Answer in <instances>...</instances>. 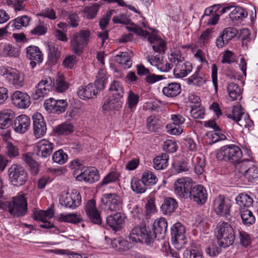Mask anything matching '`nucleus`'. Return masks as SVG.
I'll return each instance as SVG.
<instances>
[{
    "instance_id": "1",
    "label": "nucleus",
    "mask_w": 258,
    "mask_h": 258,
    "mask_svg": "<svg viewBox=\"0 0 258 258\" xmlns=\"http://www.w3.org/2000/svg\"><path fill=\"white\" fill-rule=\"evenodd\" d=\"M242 156V152L240 147L234 144L222 146L217 153L218 159L235 164L237 168L243 162Z\"/></svg>"
},
{
    "instance_id": "2",
    "label": "nucleus",
    "mask_w": 258,
    "mask_h": 258,
    "mask_svg": "<svg viewBox=\"0 0 258 258\" xmlns=\"http://www.w3.org/2000/svg\"><path fill=\"white\" fill-rule=\"evenodd\" d=\"M215 233L219 245L227 247L232 245L235 240L234 230L229 223L220 222L215 229Z\"/></svg>"
},
{
    "instance_id": "3",
    "label": "nucleus",
    "mask_w": 258,
    "mask_h": 258,
    "mask_svg": "<svg viewBox=\"0 0 258 258\" xmlns=\"http://www.w3.org/2000/svg\"><path fill=\"white\" fill-rule=\"evenodd\" d=\"M156 238V235L144 223L135 227L128 236L129 240L133 242H140L148 245L153 243Z\"/></svg>"
},
{
    "instance_id": "4",
    "label": "nucleus",
    "mask_w": 258,
    "mask_h": 258,
    "mask_svg": "<svg viewBox=\"0 0 258 258\" xmlns=\"http://www.w3.org/2000/svg\"><path fill=\"white\" fill-rule=\"evenodd\" d=\"M91 34L89 30H82L73 34L70 37V48L73 52L81 53L89 43Z\"/></svg>"
},
{
    "instance_id": "5",
    "label": "nucleus",
    "mask_w": 258,
    "mask_h": 258,
    "mask_svg": "<svg viewBox=\"0 0 258 258\" xmlns=\"http://www.w3.org/2000/svg\"><path fill=\"white\" fill-rule=\"evenodd\" d=\"M0 74L4 77L6 83L16 88H20L24 85V75L16 69L1 66Z\"/></svg>"
},
{
    "instance_id": "6",
    "label": "nucleus",
    "mask_w": 258,
    "mask_h": 258,
    "mask_svg": "<svg viewBox=\"0 0 258 258\" xmlns=\"http://www.w3.org/2000/svg\"><path fill=\"white\" fill-rule=\"evenodd\" d=\"M100 202L101 206L106 211H116L122 208V199L114 193L103 194Z\"/></svg>"
},
{
    "instance_id": "7",
    "label": "nucleus",
    "mask_w": 258,
    "mask_h": 258,
    "mask_svg": "<svg viewBox=\"0 0 258 258\" xmlns=\"http://www.w3.org/2000/svg\"><path fill=\"white\" fill-rule=\"evenodd\" d=\"M8 173L10 180L14 185H22L28 179L27 171L22 166L18 164H12L9 169Z\"/></svg>"
},
{
    "instance_id": "8",
    "label": "nucleus",
    "mask_w": 258,
    "mask_h": 258,
    "mask_svg": "<svg viewBox=\"0 0 258 258\" xmlns=\"http://www.w3.org/2000/svg\"><path fill=\"white\" fill-rule=\"evenodd\" d=\"M185 233V227L179 222L175 223L171 227V240L176 248L181 249L186 244Z\"/></svg>"
},
{
    "instance_id": "9",
    "label": "nucleus",
    "mask_w": 258,
    "mask_h": 258,
    "mask_svg": "<svg viewBox=\"0 0 258 258\" xmlns=\"http://www.w3.org/2000/svg\"><path fill=\"white\" fill-rule=\"evenodd\" d=\"M192 186V180L190 178H179L174 183V193L179 198L187 199L190 197Z\"/></svg>"
},
{
    "instance_id": "10",
    "label": "nucleus",
    "mask_w": 258,
    "mask_h": 258,
    "mask_svg": "<svg viewBox=\"0 0 258 258\" xmlns=\"http://www.w3.org/2000/svg\"><path fill=\"white\" fill-rule=\"evenodd\" d=\"M213 208L216 214L227 218L230 215L231 201L224 196L219 195L213 202Z\"/></svg>"
},
{
    "instance_id": "11",
    "label": "nucleus",
    "mask_w": 258,
    "mask_h": 258,
    "mask_svg": "<svg viewBox=\"0 0 258 258\" xmlns=\"http://www.w3.org/2000/svg\"><path fill=\"white\" fill-rule=\"evenodd\" d=\"M9 212L16 217L24 216L27 211V203L23 195L13 198L12 202L8 203Z\"/></svg>"
},
{
    "instance_id": "12",
    "label": "nucleus",
    "mask_w": 258,
    "mask_h": 258,
    "mask_svg": "<svg viewBox=\"0 0 258 258\" xmlns=\"http://www.w3.org/2000/svg\"><path fill=\"white\" fill-rule=\"evenodd\" d=\"M68 105L66 100H56L52 98L46 99L44 103V108L48 112L57 114L64 112Z\"/></svg>"
},
{
    "instance_id": "13",
    "label": "nucleus",
    "mask_w": 258,
    "mask_h": 258,
    "mask_svg": "<svg viewBox=\"0 0 258 258\" xmlns=\"http://www.w3.org/2000/svg\"><path fill=\"white\" fill-rule=\"evenodd\" d=\"M85 211L89 221L94 224L100 225L102 223L101 212L96 207V202L91 199L87 202Z\"/></svg>"
},
{
    "instance_id": "14",
    "label": "nucleus",
    "mask_w": 258,
    "mask_h": 258,
    "mask_svg": "<svg viewBox=\"0 0 258 258\" xmlns=\"http://www.w3.org/2000/svg\"><path fill=\"white\" fill-rule=\"evenodd\" d=\"M225 115L227 118L236 122L240 121L242 117L244 116V119L246 120L245 123L244 124H240V125L249 127L253 124V122L250 119L249 116L247 114H244V112L240 105L233 106L230 111L225 112Z\"/></svg>"
},
{
    "instance_id": "15",
    "label": "nucleus",
    "mask_w": 258,
    "mask_h": 258,
    "mask_svg": "<svg viewBox=\"0 0 258 258\" xmlns=\"http://www.w3.org/2000/svg\"><path fill=\"white\" fill-rule=\"evenodd\" d=\"M82 198L79 191L76 190L70 194H66L59 200L61 206L70 209H75L81 205Z\"/></svg>"
},
{
    "instance_id": "16",
    "label": "nucleus",
    "mask_w": 258,
    "mask_h": 258,
    "mask_svg": "<svg viewBox=\"0 0 258 258\" xmlns=\"http://www.w3.org/2000/svg\"><path fill=\"white\" fill-rule=\"evenodd\" d=\"M238 33V30L234 27L225 28L216 40V45L218 48H222L234 38Z\"/></svg>"
},
{
    "instance_id": "17",
    "label": "nucleus",
    "mask_w": 258,
    "mask_h": 258,
    "mask_svg": "<svg viewBox=\"0 0 258 258\" xmlns=\"http://www.w3.org/2000/svg\"><path fill=\"white\" fill-rule=\"evenodd\" d=\"M240 166V172L244 174L248 181L252 182L258 178V167L252 162L249 160H243V162Z\"/></svg>"
},
{
    "instance_id": "18",
    "label": "nucleus",
    "mask_w": 258,
    "mask_h": 258,
    "mask_svg": "<svg viewBox=\"0 0 258 258\" xmlns=\"http://www.w3.org/2000/svg\"><path fill=\"white\" fill-rule=\"evenodd\" d=\"M33 131L35 136L40 138L46 134L47 128L43 116L39 112H35L32 116Z\"/></svg>"
},
{
    "instance_id": "19",
    "label": "nucleus",
    "mask_w": 258,
    "mask_h": 258,
    "mask_svg": "<svg viewBox=\"0 0 258 258\" xmlns=\"http://www.w3.org/2000/svg\"><path fill=\"white\" fill-rule=\"evenodd\" d=\"M13 104L20 109H26L31 104L30 97L25 92L15 91L11 95Z\"/></svg>"
},
{
    "instance_id": "20",
    "label": "nucleus",
    "mask_w": 258,
    "mask_h": 258,
    "mask_svg": "<svg viewBox=\"0 0 258 258\" xmlns=\"http://www.w3.org/2000/svg\"><path fill=\"white\" fill-rule=\"evenodd\" d=\"M54 147L53 143L48 140L43 139L36 144L34 150L38 157L46 158L50 156Z\"/></svg>"
},
{
    "instance_id": "21",
    "label": "nucleus",
    "mask_w": 258,
    "mask_h": 258,
    "mask_svg": "<svg viewBox=\"0 0 258 258\" xmlns=\"http://www.w3.org/2000/svg\"><path fill=\"white\" fill-rule=\"evenodd\" d=\"M99 178L100 175L97 170L92 167L82 169L81 173L77 176L78 180H84L90 183L97 181Z\"/></svg>"
},
{
    "instance_id": "22",
    "label": "nucleus",
    "mask_w": 258,
    "mask_h": 258,
    "mask_svg": "<svg viewBox=\"0 0 258 258\" xmlns=\"http://www.w3.org/2000/svg\"><path fill=\"white\" fill-rule=\"evenodd\" d=\"M26 56L30 60V64L32 68L41 63L43 59L41 51L38 47L34 45H30L26 48Z\"/></svg>"
},
{
    "instance_id": "23",
    "label": "nucleus",
    "mask_w": 258,
    "mask_h": 258,
    "mask_svg": "<svg viewBox=\"0 0 258 258\" xmlns=\"http://www.w3.org/2000/svg\"><path fill=\"white\" fill-rule=\"evenodd\" d=\"M188 198L198 205L204 204L207 200V192L206 188L202 185L193 186Z\"/></svg>"
},
{
    "instance_id": "24",
    "label": "nucleus",
    "mask_w": 258,
    "mask_h": 258,
    "mask_svg": "<svg viewBox=\"0 0 258 258\" xmlns=\"http://www.w3.org/2000/svg\"><path fill=\"white\" fill-rule=\"evenodd\" d=\"M167 222L164 218L156 219L153 225V232L156 235L158 240L163 239L167 232Z\"/></svg>"
},
{
    "instance_id": "25",
    "label": "nucleus",
    "mask_w": 258,
    "mask_h": 258,
    "mask_svg": "<svg viewBox=\"0 0 258 258\" xmlns=\"http://www.w3.org/2000/svg\"><path fill=\"white\" fill-rule=\"evenodd\" d=\"M125 219V216L124 214L121 212H116L112 215L108 216L106 218V222L113 230L117 231L122 227Z\"/></svg>"
},
{
    "instance_id": "26",
    "label": "nucleus",
    "mask_w": 258,
    "mask_h": 258,
    "mask_svg": "<svg viewBox=\"0 0 258 258\" xmlns=\"http://www.w3.org/2000/svg\"><path fill=\"white\" fill-rule=\"evenodd\" d=\"M31 123L30 118L26 115L17 117L14 124V130L18 133L24 134L29 128Z\"/></svg>"
},
{
    "instance_id": "27",
    "label": "nucleus",
    "mask_w": 258,
    "mask_h": 258,
    "mask_svg": "<svg viewBox=\"0 0 258 258\" xmlns=\"http://www.w3.org/2000/svg\"><path fill=\"white\" fill-rule=\"evenodd\" d=\"M148 41L152 44L153 50L161 54L165 53L167 49L166 43L162 39L152 34L148 37Z\"/></svg>"
},
{
    "instance_id": "28",
    "label": "nucleus",
    "mask_w": 258,
    "mask_h": 258,
    "mask_svg": "<svg viewBox=\"0 0 258 258\" xmlns=\"http://www.w3.org/2000/svg\"><path fill=\"white\" fill-rule=\"evenodd\" d=\"M192 67L188 61L182 62L176 64L173 74L176 78H182L187 76L192 71Z\"/></svg>"
},
{
    "instance_id": "29",
    "label": "nucleus",
    "mask_w": 258,
    "mask_h": 258,
    "mask_svg": "<svg viewBox=\"0 0 258 258\" xmlns=\"http://www.w3.org/2000/svg\"><path fill=\"white\" fill-rule=\"evenodd\" d=\"M248 16V12L243 8L234 6L229 14V18L233 23L238 24Z\"/></svg>"
},
{
    "instance_id": "30",
    "label": "nucleus",
    "mask_w": 258,
    "mask_h": 258,
    "mask_svg": "<svg viewBox=\"0 0 258 258\" xmlns=\"http://www.w3.org/2000/svg\"><path fill=\"white\" fill-rule=\"evenodd\" d=\"M122 105V102L121 98L111 95L103 103L102 110L105 112L110 110L120 109Z\"/></svg>"
},
{
    "instance_id": "31",
    "label": "nucleus",
    "mask_w": 258,
    "mask_h": 258,
    "mask_svg": "<svg viewBox=\"0 0 258 258\" xmlns=\"http://www.w3.org/2000/svg\"><path fill=\"white\" fill-rule=\"evenodd\" d=\"M178 207V203L173 198L167 197L164 199L160 209L165 215H170L174 213Z\"/></svg>"
},
{
    "instance_id": "32",
    "label": "nucleus",
    "mask_w": 258,
    "mask_h": 258,
    "mask_svg": "<svg viewBox=\"0 0 258 258\" xmlns=\"http://www.w3.org/2000/svg\"><path fill=\"white\" fill-rule=\"evenodd\" d=\"M98 91L96 90L92 84L87 86H81L78 91V95L82 99H91L96 97Z\"/></svg>"
},
{
    "instance_id": "33",
    "label": "nucleus",
    "mask_w": 258,
    "mask_h": 258,
    "mask_svg": "<svg viewBox=\"0 0 258 258\" xmlns=\"http://www.w3.org/2000/svg\"><path fill=\"white\" fill-rule=\"evenodd\" d=\"M207 77L200 68H197L195 73L186 79L188 85H194L199 87L203 86L206 82Z\"/></svg>"
},
{
    "instance_id": "34",
    "label": "nucleus",
    "mask_w": 258,
    "mask_h": 258,
    "mask_svg": "<svg viewBox=\"0 0 258 258\" xmlns=\"http://www.w3.org/2000/svg\"><path fill=\"white\" fill-rule=\"evenodd\" d=\"M15 113L11 109L4 110L0 112V129L8 128L11 126Z\"/></svg>"
},
{
    "instance_id": "35",
    "label": "nucleus",
    "mask_w": 258,
    "mask_h": 258,
    "mask_svg": "<svg viewBox=\"0 0 258 258\" xmlns=\"http://www.w3.org/2000/svg\"><path fill=\"white\" fill-rule=\"evenodd\" d=\"M30 20V17L26 15H23L18 17L10 22L6 27L11 26L13 28V30H19L23 27L27 26Z\"/></svg>"
},
{
    "instance_id": "36",
    "label": "nucleus",
    "mask_w": 258,
    "mask_h": 258,
    "mask_svg": "<svg viewBox=\"0 0 258 258\" xmlns=\"http://www.w3.org/2000/svg\"><path fill=\"white\" fill-rule=\"evenodd\" d=\"M227 90L229 97L232 100H236L242 98L243 90L237 84L233 82L228 83L227 86Z\"/></svg>"
},
{
    "instance_id": "37",
    "label": "nucleus",
    "mask_w": 258,
    "mask_h": 258,
    "mask_svg": "<svg viewBox=\"0 0 258 258\" xmlns=\"http://www.w3.org/2000/svg\"><path fill=\"white\" fill-rule=\"evenodd\" d=\"M181 90L180 84L171 83L163 87L162 92L164 95L168 97H174L179 94Z\"/></svg>"
},
{
    "instance_id": "38",
    "label": "nucleus",
    "mask_w": 258,
    "mask_h": 258,
    "mask_svg": "<svg viewBox=\"0 0 258 258\" xmlns=\"http://www.w3.org/2000/svg\"><path fill=\"white\" fill-rule=\"evenodd\" d=\"M60 57V52L58 47L52 42L48 44V58L49 63L54 64Z\"/></svg>"
},
{
    "instance_id": "39",
    "label": "nucleus",
    "mask_w": 258,
    "mask_h": 258,
    "mask_svg": "<svg viewBox=\"0 0 258 258\" xmlns=\"http://www.w3.org/2000/svg\"><path fill=\"white\" fill-rule=\"evenodd\" d=\"M114 60L124 69L130 68L132 66V60L129 54L126 52H121L114 56Z\"/></svg>"
},
{
    "instance_id": "40",
    "label": "nucleus",
    "mask_w": 258,
    "mask_h": 258,
    "mask_svg": "<svg viewBox=\"0 0 258 258\" xmlns=\"http://www.w3.org/2000/svg\"><path fill=\"white\" fill-rule=\"evenodd\" d=\"M169 156L166 153H162L153 159V167L156 170H163L168 165Z\"/></svg>"
},
{
    "instance_id": "41",
    "label": "nucleus",
    "mask_w": 258,
    "mask_h": 258,
    "mask_svg": "<svg viewBox=\"0 0 258 258\" xmlns=\"http://www.w3.org/2000/svg\"><path fill=\"white\" fill-rule=\"evenodd\" d=\"M111 245L113 248H115L120 253H122L129 249L128 241L121 238L114 239L111 241Z\"/></svg>"
},
{
    "instance_id": "42",
    "label": "nucleus",
    "mask_w": 258,
    "mask_h": 258,
    "mask_svg": "<svg viewBox=\"0 0 258 258\" xmlns=\"http://www.w3.org/2000/svg\"><path fill=\"white\" fill-rule=\"evenodd\" d=\"M107 79L106 71L103 69H100L97 74L96 80L94 83L96 90H101L105 88Z\"/></svg>"
},
{
    "instance_id": "43",
    "label": "nucleus",
    "mask_w": 258,
    "mask_h": 258,
    "mask_svg": "<svg viewBox=\"0 0 258 258\" xmlns=\"http://www.w3.org/2000/svg\"><path fill=\"white\" fill-rule=\"evenodd\" d=\"M58 220L59 222L74 224L80 223L83 220L80 215L77 213L60 214L58 216Z\"/></svg>"
},
{
    "instance_id": "44",
    "label": "nucleus",
    "mask_w": 258,
    "mask_h": 258,
    "mask_svg": "<svg viewBox=\"0 0 258 258\" xmlns=\"http://www.w3.org/2000/svg\"><path fill=\"white\" fill-rule=\"evenodd\" d=\"M236 203L240 207V209H248L252 207L253 199L248 195L241 194L236 198Z\"/></svg>"
},
{
    "instance_id": "45",
    "label": "nucleus",
    "mask_w": 258,
    "mask_h": 258,
    "mask_svg": "<svg viewBox=\"0 0 258 258\" xmlns=\"http://www.w3.org/2000/svg\"><path fill=\"white\" fill-rule=\"evenodd\" d=\"M240 214L242 222L244 225L249 226L255 222V217L249 209L247 208L240 209Z\"/></svg>"
},
{
    "instance_id": "46",
    "label": "nucleus",
    "mask_w": 258,
    "mask_h": 258,
    "mask_svg": "<svg viewBox=\"0 0 258 258\" xmlns=\"http://www.w3.org/2000/svg\"><path fill=\"white\" fill-rule=\"evenodd\" d=\"M109 90L111 92V95L121 98L124 94V89L120 82L113 81L111 82Z\"/></svg>"
},
{
    "instance_id": "47",
    "label": "nucleus",
    "mask_w": 258,
    "mask_h": 258,
    "mask_svg": "<svg viewBox=\"0 0 258 258\" xmlns=\"http://www.w3.org/2000/svg\"><path fill=\"white\" fill-rule=\"evenodd\" d=\"M54 85L55 90L59 93L66 91L69 88V83L66 80L62 75L57 76Z\"/></svg>"
},
{
    "instance_id": "48",
    "label": "nucleus",
    "mask_w": 258,
    "mask_h": 258,
    "mask_svg": "<svg viewBox=\"0 0 258 258\" xmlns=\"http://www.w3.org/2000/svg\"><path fill=\"white\" fill-rule=\"evenodd\" d=\"M131 188L133 191L136 194H142L147 190V187L142 179H132L131 181Z\"/></svg>"
},
{
    "instance_id": "49",
    "label": "nucleus",
    "mask_w": 258,
    "mask_h": 258,
    "mask_svg": "<svg viewBox=\"0 0 258 258\" xmlns=\"http://www.w3.org/2000/svg\"><path fill=\"white\" fill-rule=\"evenodd\" d=\"M141 179L146 186L155 185L158 181L157 177L150 171L143 173Z\"/></svg>"
},
{
    "instance_id": "50",
    "label": "nucleus",
    "mask_w": 258,
    "mask_h": 258,
    "mask_svg": "<svg viewBox=\"0 0 258 258\" xmlns=\"http://www.w3.org/2000/svg\"><path fill=\"white\" fill-rule=\"evenodd\" d=\"M190 112L194 118L202 119L205 114V109L199 104H194L191 106Z\"/></svg>"
},
{
    "instance_id": "51",
    "label": "nucleus",
    "mask_w": 258,
    "mask_h": 258,
    "mask_svg": "<svg viewBox=\"0 0 258 258\" xmlns=\"http://www.w3.org/2000/svg\"><path fill=\"white\" fill-rule=\"evenodd\" d=\"M183 258H203L202 250L198 247L185 250L183 253Z\"/></svg>"
},
{
    "instance_id": "52",
    "label": "nucleus",
    "mask_w": 258,
    "mask_h": 258,
    "mask_svg": "<svg viewBox=\"0 0 258 258\" xmlns=\"http://www.w3.org/2000/svg\"><path fill=\"white\" fill-rule=\"evenodd\" d=\"M52 159L54 162L62 165L67 161L68 157L62 149H59L53 154Z\"/></svg>"
},
{
    "instance_id": "53",
    "label": "nucleus",
    "mask_w": 258,
    "mask_h": 258,
    "mask_svg": "<svg viewBox=\"0 0 258 258\" xmlns=\"http://www.w3.org/2000/svg\"><path fill=\"white\" fill-rule=\"evenodd\" d=\"M22 160L30 167L34 174H37L38 172V164L32 159L30 153H27L24 154Z\"/></svg>"
},
{
    "instance_id": "54",
    "label": "nucleus",
    "mask_w": 258,
    "mask_h": 258,
    "mask_svg": "<svg viewBox=\"0 0 258 258\" xmlns=\"http://www.w3.org/2000/svg\"><path fill=\"white\" fill-rule=\"evenodd\" d=\"M99 5L97 3L94 4L91 6L86 7L84 8V12L87 19H94L97 14L99 10Z\"/></svg>"
},
{
    "instance_id": "55",
    "label": "nucleus",
    "mask_w": 258,
    "mask_h": 258,
    "mask_svg": "<svg viewBox=\"0 0 258 258\" xmlns=\"http://www.w3.org/2000/svg\"><path fill=\"white\" fill-rule=\"evenodd\" d=\"M126 29L128 30V31L133 32L137 35L141 36L144 38H148L149 35H152V34L149 33L147 31L144 30L140 27L135 24L134 23H132L130 26H127Z\"/></svg>"
},
{
    "instance_id": "56",
    "label": "nucleus",
    "mask_w": 258,
    "mask_h": 258,
    "mask_svg": "<svg viewBox=\"0 0 258 258\" xmlns=\"http://www.w3.org/2000/svg\"><path fill=\"white\" fill-rule=\"evenodd\" d=\"M120 173L115 171H112L107 174L102 179L101 184L103 186L109 183L115 182L118 180Z\"/></svg>"
},
{
    "instance_id": "57",
    "label": "nucleus",
    "mask_w": 258,
    "mask_h": 258,
    "mask_svg": "<svg viewBox=\"0 0 258 258\" xmlns=\"http://www.w3.org/2000/svg\"><path fill=\"white\" fill-rule=\"evenodd\" d=\"M160 127L159 120L154 116H150L147 119V127L150 132H156Z\"/></svg>"
},
{
    "instance_id": "58",
    "label": "nucleus",
    "mask_w": 258,
    "mask_h": 258,
    "mask_svg": "<svg viewBox=\"0 0 258 258\" xmlns=\"http://www.w3.org/2000/svg\"><path fill=\"white\" fill-rule=\"evenodd\" d=\"M6 153L10 158H14L19 155V149L11 142L7 143Z\"/></svg>"
},
{
    "instance_id": "59",
    "label": "nucleus",
    "mask_w": 258,
    "mask_h": 258,
    "mask_svg": "<svg viewBox=\"0 0 258 258\" xmlns=\"http://www.w3.org/2000/svg\"><path fill=\"white\" fill-rule=\"evenodd\" d=\"M116 11L115 10H110L108 11L105 15H103V17L100 19L99 21V26L100 28L104 30H105L107 26L109 24V22L110 19L111 18V16L114 14L116 13Z\"/></svg>"
},
{
    "instance_id": "60",
    "label": "nucleus",
    "mask_w": 258,
    "mask_h": 258,
    "mask_svg": "<svg viewBox=\"0 0 258 258\" xmlns=\"http://www.w3.org/2000/svg\"><path fill=\"white\" fill-rule=\"evenodd\" d=\"M168 58L171 63L177 64L179 63L183 62L184 60V57L182 56L180 50L178 49L174 50L169 55Z\"/></svg>"
},
{
    "instance_id": "61",
    "label": "nucleus",
    "mask_w": 258,
    "mask_h": 258,
    "mask_svg": "<svg viewBox=\"0 0 258 258\" xmlns=\"http://www.w3.org/2000/svg\"><path fill=\"white\" fill-rule=\"evenodd\" d=\"M209 142L210 144H213L218 141L224 140L226 139V137L225 135L221 133L220 130L219 131H214L209 133Z\"/></svg>"
},
{
    "instance_id": "62",
    "label": "nucleus",
    "mask_w": 258,
    "mask_h": 258,
    "mask_svg": "<svg viewBox=\"0 0 258 258\" xmlns=\"http://www.w3.org/2000/svg\"><path fill=\"white\" fill-rule=\"evenodd\" d=\"M74 126L70 123H63L56 127L55 132L59 135H67L73 132Z\"/></svg>"
},
{
    "instance_id": "63",
    "label": "nucleus",
    "mask_w": 258,
    "mask_h": 258,
    "mask_svg": "<svg viewBox=\"0 0 258 258\" xmlns=\"http://www.w3.org/2000/svg\"><path fill=\"white\" fill-rule=\"evenodd\" d=\"M139 101L138 95L135 94L132 91H130L128 94L127 104L130 109L135 108L138 104Z\"/></svg>"
},
{
    "instance_id": "64",
    "label": "nucleus",
    "mask_w": 258,
    "mask_h": 258,
    "mask_svg": "<svg viewBox=\"0 0 258 258\" xmlns=\"http://www.w3.org/2000/svg\"><path fill=\"white\" fill-rule=\"evenodd\" d=\"M38 15L40 17L47 18L51 20H55L56 18L55 11L51 8H46L42 10Z\"/></svg>"
}]
</instances>
